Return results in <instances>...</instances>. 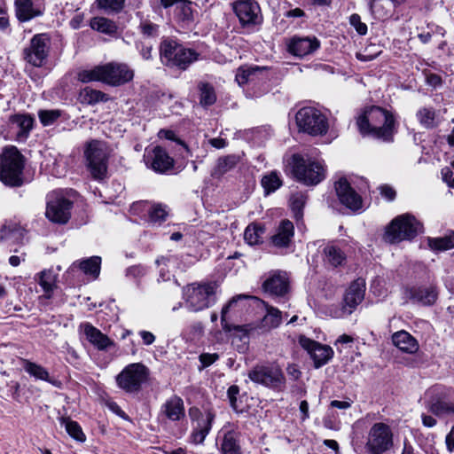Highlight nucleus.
Here are the masks:
<instances>
[{
	"label": "nucleus",
	"mask_w": 454,
	"mask_h": 454,
	"mask_svg": "<svg viewBox=\"0 0 454 454\" xmlns=\"http://www.w3.org/2000/svg\"><path fill=\"white\" fill-rule=\"evenodd\" d=\"M60 424L65 427L67 434L74 440L83 442L86 440V436L83 434L80 425L69 418L61 417L59 419Z\"/></svg>",
	"instance_id": "47"
},
{
	"label": "nucleus",
	"mask_w": 454,
	"mask_h": 454,
	"mask_svg": "<svg viewBox=\"0 0 454 454\" xmlns=\"http://www.w3.org/2000/svg\"><path fill=\"white\" fill-rule=\"evenodd\" d=\"M300 344L308 351L317 368L325 364L333 355L331 347L320 344L306 337L300 338Z\"/></svg>",
	"instance_id": "24"
},
{
	"label": "nucleus",
	"mask_w": 454,
	"mask_h": 454,
	"mask_svg": "<svg viewBox=\"0 0 454 454\" xmlns=\"http://www.w3.org/2000/svg\"><path fill=\"white\" fill-rule=\"evenodd\" d=\"M265 233V228L260 223L249 224L244 231V239L250 245L254 246L262 242V236Z\"/></svg>",
	"instance_id": "45"
},
{
	"label": "nucleus",
	"mask_w": 454,
	"mask_h": 454,
	"mask_svg": "<svg viewBox=\"0 0 454 454\" xmlns=\"http://www.w3.org/2000/svg\"><path fill=\"white\" fill-rule=\"evenodd\" d=\"M394 445V434L389 425L374 423L370 428L364 449L369 454H384Z\"/></svg>",
	"instance_id": "13"
},
{
	"label": "nucleus",
	"mask_w": 454,
	"mask_h": 454,
	"mask_svg": "<svg viewBox=\"0 0 454 454\" xmlns=\"http://www.w3.org/2000/svg\"><path fill=\"white\" fill-rule=\"evenodd\" d=\"M185 416L184 404L181 397L172 395L161 405L159 417L176 422L180 421Z\"/></svg>",
	"instance_id": "28"
},
{
	"label": "nucleus",
	"mask_w": 454,
	"mask_h": 454,
	"mask_svg": "<svg viewBox=\"0 0 454 454\" xmlns=\"http://www.w3.org/2000/svg\"><path fill=\"white\" fill-rule=\"evenodd\" d=\"M240 434L231 424L224 425L217 435L220 454H243L240 446Z\"/></svg>",
	"instance_id": "21"
},
{
	"label": "nucleus",
	"mask_w": 454,
	"mask_h": 454,
	"mask_svg": "<svg viewBox=\"0 0 454 454\" xmlns=\"http://www.w3.org/2000/svg\"><path fill=\"white\" fill-rule=\"evenodd\" d=\"M319 47V42L314 37H294L288 44V51L297 57H304L314 52Z\"/></svg>",
	"instance_id": "31"
},
{
	"label": "nucleus",
	"mask_w": 454,
	"mask_h": 454,
	"mask_svg": "<svg viewBox=\"0 0 454 454\" xmlns=\"http://www.w3.org/2000/svg\"><path fill=\"white\" fill-rule=\"evenodd\" d=\"M159 26L150 21H144L140 25V29L143 35L147 36H155L158 33Z\"/></svg>",
	"instance_id": "58"
},
{
	"label": "nucleus",
	"mask_w": 454,
	"mask_h": 454,
	"mask_svg": "<svg viewBox=\"0 0 454 454\" xmlns=\"http://www.w3.org/2000/svg\"><path fill=\"white\" fill-rule=\"evenodd\" d=\"M194 413H198V418L197 426L192 434V442L200 444L204 442L211 430L212 423L215 419V414L210 410H207L204 413L200 412L198 410L195 411L191 410V415L192 417L194 416Z\"/></svg>",
	"instance_id": "26"
},
{
	"label": "nucleus",
	"mask_w": 454,
	"mask_h": 454,
	"mask_svg": "<svg viewBox=\"0 0 454 454\" xmlns=\"http://www.w3.org/2000/svg\"><path fill=\"white\" fill-rule=\"evenodd\" d=\"M422 231L421 223L411 215L404 214L395 217L387 226L384 239L391 244L411 240Z\"/></svg>",
	"instance_id": "9"
},
{
	"label": "nucleus",
	"mask_w": 454,
	"mask_h": 454,
	"mask_svg": "<svg viewBox=\"0 0 454 454\" xmlns=\"http://www.w3.org/2000/svg\"><path fill=\"white\" fill-rule=\"evenodd\" d=\"M98 7L106 13H117L124 6L125 0H96Z\"/></svg>",
	"instance_id": "51"
},
{
	"label": "nucleus",
	"mask_w": 454,
	"mask_h": 454,
	"mask_svg": "<svg viewBox=\"0 0 454 454\" xmlns=\"http://www.w3.org/2000/svg\"><path fill=\"white\" fill-rule=\"evenodd\" d=\"M290 165L294 178L306 186H315L325 178L323 162L308 154H294Z\"/></svg>",
	"instance_id": "2"
},
{
	"label": "nucleus",
	"mask_w": 454,
	"mask_h": 454,
	"mask_svg": "<svg viewBox=\"0 0 454 454\" xmlns=\"http://www.w3.org/2000/svg\"><path fill=\"white\" fill-rule=\"evenodd\" d=\"M428 246L434 251H444L454 247V233L442 238L428 239Z\"/></svg>",
	"instance_id": "49"
},
{
	"label": "nucleus",
	"mask_w": 454,
	"mask_h": 454,
	"mask_svg": "<svg viewBox=\"0 0 454 454\" xmlns=\"http://www.w3.org/2000/svg\"><path fill=\"white\" fill-rule=\"evenodd\" d=\"M294 236V223L288 219H284L280 221L274 234L270 237V243L277 248H287L292 244Z\"/></svg>",
	"instance_id": "27"
},
{
	"label": "nucleus",
	"mask_w": 454,
	"mask_h": 454,
	"mask_svg": "<svg viewBox=\"0 0 454 454\" xmlns=\"http://www.w3.org/2000/svg\"><path fill=\"white\" fill-rule=\"evenodd\" d=\"M239 162V157L235 154L220 157L211 172V176L215 178H220L227 172L232 170Z\"/></svg>",
	"instance_id": "38"
},
{
	"label": "nucleus",
	"mask_w": 454,
	"mask_h": 454,
	"mask_svg": "<svg viewBox=\"0 0 454 454\" xmlns=\"http://www.w3.org/2000/svg\"><path fill=\"white\" fill-rule=\"evenodd\" d=\"M409 296L414 301L423 305H432L438 297V291L434 286H413L409 289Z\"/></svg>",
	"instance_id": "33"
},
{
	"label": "nucleus",
	"mask_w": 454,
	"mask_h": 454,
	"mask_svg": "<svg viewBox=\"0 0 454 454\" xmlns=\"http://www.w3.org/2000/svg\"><path fill=\"white\" fill-rule=\"evenodd\" d=\"M367 181L358 176H342V207L351 214L359 215L366 209L363 196L368 191Z\"/></svg>",
	"instance_id": "3"
},
{
	"label": "nucleus",
	"mask_w": 454,
	"mask_h": 454,
	"mask_svg": "<svg viewBox=\"0 0 454 454\" xmlns=\"http://www.w3.org/2000/svg\"><path fill=\"white\" fill-rule=\"evenodd\" d=\"M282 323V312L271 306H267V312L262 319L261 328L269 331L278 327Z\"/></svg>",
	"instance_id": "41"
},
{
	"label": "nucleus",
	"mask_w": 454,
	"mask_h": 454,
	"mask_svg": "<svg viewBox=\"0 0 454 454\" xmlns=\"http://www.w3.org/2000/svg\"><path fill=\"white\" fill-rule=\"evenodd\" d=\"M247 377L253 383L274 391L281 392L286 388V377L276 364H256L248 371Z\"/></svg>",
	"instance_id": "10"
},
{
	"label": "nucleus",
	"mask_w": 454,
	"mask_h": 454,
	"mask_svg": "<svg viewBox=\"0 0 454 454\" xmlns=\"http://www.w3.org/2000/svg\"><path fill=\"white\" fill-rule=\"evenodd\" d=\"M307 200V196L302 192L292 194L289 200L291 210L296 221L298 228L300 224L303 225V208Z\"/></svg>",
	"instance_id": "39"
},
{
	"label": "nucleus",
	"mask_w": 454,
	"mask_h": 454,
	"mask_svg": "<svg viewBox=\"0 0 454 454\" xmlns=\"http://www.w3.org/2000/svg\"><path fill=\"white\" fill-rule=\"evenodd\" d=\"M235 80L240 87H246L249 97H260L268 90L269 74L264 67L242 66L236 71Z\"/></svg>",
	"instance_id": "5"
},
{
	"label": "nucleus",
	"mask_w": 454,
	"mask_h": 454,
	"mask_svg": "<svg viewBox=\"0 0 454 454\" xmlns=\"http://www.w3.org/2000/svg\"><path fill=\"white\" fill-rule=\"evenodd\" d=\"M86 167L91 176L96 180H103L106 176L109 149L106 142L92 139L86 143L84 149Z\"/></svg>",
	"instance_id": "7"
},
{
	"label": "nucleus",
	"mask_w": 454,
	"mask_h": 454,
	"mask_svg": "<svg viewBox=\"0 0 454 454\" xmlns=\"http://www.w3.org/2000/svg\"><path fill=\"white\" fill-rule=\"evenodd\" d=\"M379 189L381 196L384 197L387 200L392 201L395 200L396 192L391 186L385 184L380 186Z\"/></svg>",
	"instance_id": "62"
},
{
	"label": "nucleus",
	"mask_w": 454,
	"mask_h": 454,
	"mask_svg": "<svg viewBox=\"0 0 454 454\" xmlns=\"http://www.w3.org/2000/svg\"><path fill=\"white\" fill-rule=\"evenodd\" d=\"M200 103L203 106H212L216 101V94L214 87L207 82L199 84Z\"/></svg>",
	"instance_id": "48"
},
{
	"label": "nucleus",
	"mask_w": 454,
	"mask_h": 454,
	"mask_svg": "<svg viewBox=\"0 0 454 454\" xmlns=\"http://www.w3.org/2000/svg\"><path fill=\"white\" fill-rule=\"evenodd\" d=\"M168 216V211L165 206L161 204L153 205L148 210V221L151 223L160 224L166 220Z\"/></svg>",
	"instance_id": "50"
},
{
	"label": "nucleus",
	"mask_w": 454,
	"mask_h": 454,
	"mask_svg": "<svg viewBox=\"0 0 454 454\" xmlns=\"http://www.w3.org/2000/svg\"><path fill=\"white\" fill-rule=\"evenodd\" d=\"M219 358V356L215 353L210 354V353H202L199 359L201 363V368H206L213 364L217 359Z\"/></svg>",
	"instance_id": "59"
},
{
	"label": "nucleus",
	"mask_w": 454,
	"mask_h": 454,
	"mask_svg": "<svg viewBox=\"0 0 454 454\" xmlns=\"http://www.w3.org/2000/svg\"><path fill=\"white\" fill-rule=\"evenodd\" d=\"M227 396L231 408L237 412L242 411V407L240 406V402L239 400V387L237 385H232L228 388Z\"/></svg>",
	"instance_id": "54"
},
{
	"label": "nucleus",
	"mask_w": 454,
	"mask_h": 454,
	"mask_svg": "<svg viewBox=\"0 0 454 454\" xmlns=\"http://www.w3.org/2000/svg\"><path fill=\"white\" fill-rule=\"evenodd\" d=\"M263 290L271 296H284L289 288L286 273L274 272L262 284Z\"/></svg>",
	"instance_id": "29"
},
{
	"label": "nucleus",
	"mask_w": 454,
	"mask_h": 454,
	"mask_svg": "<svg viewBox=\"0 0 454 454\" xmlns=\"http://www.w3.org/2000/svg\"><path fill=\"white\" fill-rule=\"evenodd\" d=\"M72 202L59 192L48 196L45 215L52 223H66L71 216Z\"/></svg>",
	"instance_id": "17"
},
{
	"label": "nucleus",
	"mask_w": 454,
	"mask_h": 454,
	"mask_svg": "<svg viewBox=\"0 0 454 454\" xmlns=\"http://www.w3.org/2000/svg\"><path fill=\"white\" fill-rule=\"evenodd\" d=\"M21 364L24 371L31 377L35 378L37 380H43L49 382L52 386L60 388L62 383L59 380L52 379L50 376L48 370L43 365L32 362L28 359L22 358Z\"/></svg>",
	"instance_id": "30"
},
{
	"label": "nucleus",
	"mask_w": 454,
	"mask_h": 454,
	"mask_svg": "<svg viewBox=\"0 0 454 454\" xmlns=\"http://www.w3.org/2000/svg\"><path fill=\"white\" fill-rule=\"evenodd\" d=\"M356 124L363 136L390 142L394 135L393 115L380 106H370L359 115Z\"/></svg>",
	"instance_id": "1"
},
{
	"label": "nucleus",
	"mask_w": 454,
	"mask_h": 454,
	"mask_svg": "<svg viewBox=\"0 0 454 454\" xmlns=\"http://www.w3.org/2000/svg\"><path fill=\"white\" fill-rule=\"evenodd\" d=\"M185 302L192 311L203 310L215 302V285L192 284L184 288Z\"/></svg>",
	"instance_id": "11"
},
{
	"label": "nucleus",
	"mask_w": 454,
	"mask_h": 454,
	"mask_svg": "<svg viewBox=\"0 0 454 454\" xmlns=\"http://www.w3.org/2000/svg\"><path fill=\"white\" fill-rule=\"evenodd\" d=\"M92 29L100 33L114 35L117 33L118 27L114 21L105 17H95L90 20Z\"/></svg>",
	"instance_id": "44"
},
{
	"label": "nucleus",
	"mask_w": 454,
	"mask_h": 454,
	"mask_svg": "<svg viewBox=\"0 0 454 454\" xmlns=\"http://www.w3.org/2000/svg\"><path fill=\"white\" fill-rule=\"evenodd\" d=\"M394 345L405 353L413 354L419 349L417 340L406 331H399L393 334Z\"/></svg>",
	"instance_id": "34"
},
{
	"label": "nucleus",
	"mask_w": 454,
	"mask_h": 454,
	"mask_svg": "<svg viewBox=\"0 0 454 454\" xmlns=\"http://www.w3.org/2000/svg\"><path fill=\"white\" fill-rule=\"evenodd\" d=\"M349 23L360 35H364L367 33V26L361 21V18L358 14H352L349 18Z\"/></svg>",
	"instance_id": "57"
},
{
	"label": "nucleus",
	"mask_w": 454,
	"mask_h": 454,
	"mask_svg": "<svg viewBox=\"0 0 454 454\" xmlns=\"http://www.w3.org/2000/svg\"><path fill=\"white\" fill-rule=\"evenodd\" d=\"M51 50V39L47 34L35 35L29 44L23 50V59L35 67H43Z\"/></svg>",
	"instance_id": "15"
},
{
	"label": "nucleus",
	"mask_w": 454,
	"mask_h": 454,
	"mask_svg": "<svg viewBox=\"0 0 454 454\" xmlns=\"http://www.w3.org/2000/svg\"><path fill=\"white\" fill-rule=\"evenodd\" d=\"M57 275L51 270H44L39 273L38 284L44 292V297L51 299L56 287Z\"/></svg>",
	"instance_id": "40"
},
{
	"label": "nucleus",
	"mask_w": 454,
	"mask_h": 454,
	"mask_svg": "<svg viewBox=\"0 0 454 454\" xmlns=\"http://www.w3.org/2000/svg\"><path fill=\"white\" fill-rule=\"evenodd\" d=\"M147 376L146 366L140 363L130 364L116 376V383L125 392L135 393L140 390Z\"/></svg>",
	"instance_id": "16"
},
{
	"label": "nucleus",
	"mask_w": 454,
	"mask_h": 454,
	"mask_svg": "<svg viewBox=\"0 0 454 454\" xmlns=\"http://www.w3.org/2000/svg\"><path fill=\"white\" fill-rule=\"evenodd\" d=\"M137 48L139 50V52L142 56V58L145 60H149L152 59V46L146 45L142 43H136Z\"/></svg>",
	"instance_id": "63"
},
{
	"label": "nucleus",
	"mask_w": 454,
	"mask_h": 454,
	"mask_svg": "<svg viewBox=\"0 0 454 454\" xmlns=\"http://www.w3.org/2000/svg\"><path fill=\"white\" fill-rule=\"evenodd\" d=\"M146 273V269L142 265H133L126 269L125 276L130 280L138 281Z\"/></svg>",
	"instance_id": "55"
},
{
	"label": "nucleus",
	"mask_w": 454,
	"mask_h": 454,
	"mask_svg": "<svg viewBox=\"0 0 454 454\" xmlns=\"http://www.w3.org/2000/svg\"><path fill=\"white\" fill-rule=\"evenodd\" d=\"M61 115V111L57 109L40 110L38 117L43 126L52 125Z\"/></svg>",
	"instance_id": "52"
},
{
	"label": "nucleus",
	"mask_w": 454,
	"mask_h": 454,
	"mask_svg": "<svg viewBox=\"0 0 454 454\" xmlns=\"http://www.w3.org/2000/svg\"><path fill=\"white\" fill-rule=\"evenodd\" d=\"M417 115L420 123L425 127L433 128L434 126L435 112L432 108H422Z\"/></svg>",
	"instance_id": "53"
},
{
	"label": "nucleus",
	"mask_w": 454,
	"mask_h": 454,
	"mask_svg": "<svg viewBox=\"0 0 454 454\" xmlns=\"http://www.w3.org/2000/svg\"><path fill=\"white\" fill-rule=\"evenodd\" d=\"M442 178L444 183L448 184V186L454 188V172L451 168L445 167L441 171Z\"/></svg>",
	"instance_id": "60"
},
{
	"label": "nucleus",
	"mask_w": 454,
	"mask_h": 454,
	"mask_svg": "<svg viewBox=\"0 0 454 454\" xmlns=\"http://www.w3.org/2000/svg\"><path fill=\"white\" fill-rule=\"evenodd\" d=\"M365 280L363 278H357L353 280L346 289L342 301V316L351 314L356 308L362 302L365 294Z\"/></svg>",
	"instance_id": "22"
},
{
	"label": "nucleus",
	"mask_w": 454,
	"mask_h": 454,
	"mask_svg": "<svg viewBox=\"0 0 454 454\" xmlns=\"http://www.w3.org/2000/svg\"><path fill=\"white\" fill-rule=\"evenodd\" d=\"M34 118L30 114H18L10 116L6 139L25 141L34 125Z\"/></svg>",
	"instance_id": "20"
},
{
	"label": "nucleus",
	"mask_w": 454,
	"mask_h": 454,
	"mask_svg": "<svg viewBox=\"0 0 454 454\" xmlns=\"http://www.w3.org/2000/svg\"><path fill=\"white\" fill-rule=\"evenodd\" d=\"M86 340L98 350L104 351L114 345V342L90 323L80 325Z\"/></svg>",
	"instance_id": "25"
},
{
	"label": "nucleus",
	"mask_w": 454,
	"mask_h": 454,
	"mask_svg": "<svg viewBox=\"0 0 454 454\" xmlns=\"http://www.w3.org/2000/svg\"><path fill=\"white\" fill-rule=\"evenodd\" d=\"M261 184L264 189L265 194L276 192L283 185V180L279 172L273 170L262 177Z\"/></svg>",
	"instance_id": "42"
},
{
	"label": "nucleus",
	"mask_w": 454,
	"mask_h": 454,
	"mask_svg": "<svg viewBox=\"0 0 454 454\" xmlns=\"http://www.w3.org/2000/svg\"><path fill=\"white\" fill-rule=\"evenodd\" d=\"M232 10L243 27H253L262 22L261 8L254 0H237L232 3Z\"/></svg>",
	"instance_id": "18"
},
{
	"label": "nucleus",
	"mask_w": 454,
	"mask_h": 454,
	"mask_svg": "<svg viewBox=\"0 0 454 454\" xmlns=\"http://www.w3.org/2000/svg\"><path fill=\"white\" fill-rule=\"evenodd\" d=\"M24 160L15 146L6 147L0 155V180L10 187L23 184Z\"/></svg>",
	"instance_id": "4"
},
{
	"label": "nucleus",
	"mask_w": 454,
	"mask_h": 454,
	"mask_svg": "<svg viewBox=\"0 0 454 454\" xmlns=\"http://www.w3.org/2000/svg\"><path fill=\"white\" fill-rule=\"evenodd\" d=\"M162 61L169 67H176L185 70L191 64L199 59L200 54L194 50L185 48L173 39H165L160 46Z\"/></svg>",
	"instance_id": "8"
},
{
	"label": "nucleus",
	"mask_w": 454,
	"mask_h": 454,
	"mask_svg": "<svg viewBox=\"0 0 454 454\" xmlns=\"http://www.w3.org/2000/svg\"><path fill=\"white\" fill-rule=\"evenodd\" d=\"M145 165L156 173H166L174 167V160L165 149L156 146L144 155Z\"/></svg>",
	"instance_id": "23"
},
{
	"label": "nucleus",
	"mask_w": 454,
	"mask_h": 454,
	"mask_svg": "<svg viewBox=\"0 0 454 454\" xmlns=\"http://www.w3.org/2000/svg\"><path fill=\"white\" fill-rule=\"evenodd\" d=\"M247 298H248V296L239 294L232 297L228 303L223 307L221 311V325L224 332L231 333V331H237L242 333L244 335H249L255 331V327L253 325H235L236 319L245 309L241 301Z\"/></svg>",
	"instance_id": "12"
},
{
	"label": "nucleus",
	"mask_w": 454,
	"mask_h": 454,
	"mask_svg": "<svg viewBox=\"0 0 454 454\" xmlns=\"http://www.w3.org/2000/svg\"><path fill=\"white\" fill-rule=\"evenodd\" d=\"M104 83L110 86H121L130 82L134 71L125 63L109 62L103 65Z\"/></svg>",
	"instance_id": "19"
},
{
	"label": "nucleus",
	"mask_w": 454,
	"mask_h": 454,
	"mask_svg": "<svg viewBox=\"0 0 454 454\" xmlns=\"http://www.w3.org/2000/svg\"><path fill=\"white\" fill-rule=\"evenodd\" d=\"M380 53V51L379 50V47L372 44L366 47L363 52H358L356 57L362 61H371L374 59Z\"/></svg>",
	"instance_id": "56"
},
{
	"label": "nucleus",
	"mask_w": 454,
	"mask_h": 454,
	"mask_svg": "<svg viewBox=\"0 0 454 454\" xmlns=\"http://www.w3.org/2000/svg\"><path fill=\"white\" fill-rule=\"evenodd\" d=\"M323 262L327 268H337L340 265V244L330 241L323 248Z\"/></svg>",
	"instance_id": "36"
},
{
	"label": "nucleus",
	"mask_w": 454,
	"mask_h": 454,
	"mask_svg": "<svg viewBox=\"0 0 454 454\" xmlns=\"http://www.w3.org/2000/svg\"><path fill=\"white\" fill-rule=\"evenodd\" d=\"M160 5L164 9L172 6L175 8V15L178 20L183 22H191L193 20L192 2L189 0H160Z\"/></svg>",
	"instance_id": "32"
},
{
	"label": "nucleus",
	"mask_w": 454,
	"mask_h": 454,
	"mask_svg": "<svg viewBox=\"0 0 454 454\" xmlns=\"http://www.w3.org/2000/svg\"><path fill=\"white\" fill-rule=\"evenodd\" d=\"M23 238V231L20 229H14L12 231H9L6 232L4 231V235L1 236V239H5L6 240L12 241H20Z\"/></svg>",
	"instance_id": "61"
},
{
	"label": "nucleus",
	"mask_w": 454,
	"mask_h": 454,
	"mask_svg": "<svg viewBox=\"0 0 454 454\" xmlns=\"http://www.w3.org/2000/svg\"><path fill=\"white\" fill-rule=\"evenodd\" d=\"M145 345H151L155 340V336L153 333L142 330L138 333Z\"/></svg>",
	"instance_id": "64"
},
{
	"label": "nucleus",
	"mask_w": 454,
	"mask_h": 454,
	"mask_svg": "<svg viewBox=\"0 0 454 454\" xmlns=\"http://www.w3.org/2000/svg\"><path fill=\"white\" fill-rule=\"evenodd\" d=\"M300 132L312 137L324 136L329 129V121L325 113L314 106H303L295 114Z\"/></svg>",
	"instance_id": "6"
},
{
	"label": "nucleus",
	"mask_w": 454,
	"mask_h": 454,
	"mask_svg": "<svg viewBox=\"0 0 454 454\" xmlns=\"http://www.w3.org/2000/svg\"><path fill=\"white\" fill-rule=\"evenodd\" d=\"M15 14L20 22H27L42 13L34 6L32 0H15Z\"/></svg>",
	"instance_id": "35"
},
{
	"label": "nucleus",
	"mask_w": 454,
	"mask_h": 454,
	"mask_svg": "<svg viewBox=\"0 0 454 454\" xmlns=\"http://www.w3.org/2000/svg\"><path fill=\"white\" fill-rule=\"evenodd\" d=\"M80 98L82 103L88 105H95L99 102H106L109 99L107 94L100 90H94L90 87H85L83 90H82Z\"/></svg>",
	"instance_id": "46"
},
{
	"label": "nucleus",
	"mask_w": 454,
	"mask_h": 454,
	"mask_svg": "<svg viewBox=\"0 0 454 454\" xmlns=\"http://www.w3.org/2000/svg\"><path fill=\"white\" fill-rule=\"evenodd\" d=\"M77 79L81 82L88 83L92 82H100L104 83L103 65L96 66L92 68L82 69L78 72Z\"/></svg>",
	"instance_id": "43"
},
{
	"label": "nucleus",
	"mask_w": 454,
	"mask_h": 454,
	"mask_svg": "<svg viewBox=\"0 0 454 454\" xmlns=\"http://www.w3.org/2000/svg\"><path fill=\"white\" fill-rule=\"evenodd\" d=\"M450 390L442 385L429 387L424 395V405L438 417L454 415V403L448 401Z\"/></svg>",
	"instance_id": "14"
},
{
	"label": "nucleus",
	"mask_w": 454,
	"mask_h": 454,
	"mask_svg": "<svg viewBox=\"0 0 454 454\" xmlns=\"http://www.w3.org/2000/svg\"><path fill=\"white\" fill-rule=\"evenodd\" d=\"M101 257L91 256L82 261H76L73 263V268H79L85 275L91 276L96 279L100 273Z\"/></svg>",
	"instance_id": "37"
}]
</instances>
